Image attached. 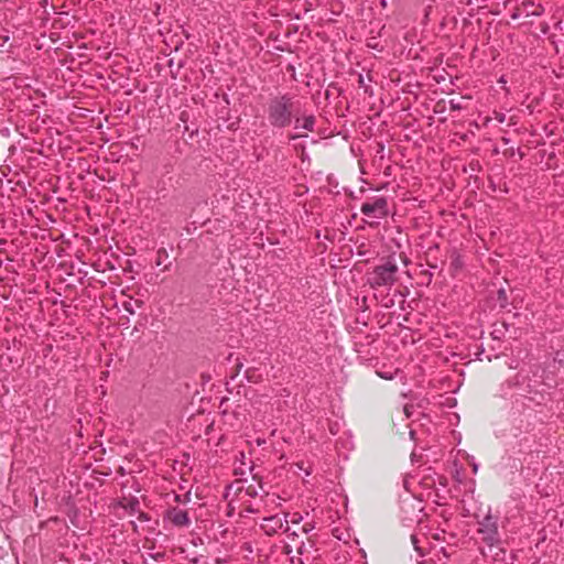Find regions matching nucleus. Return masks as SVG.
<instances>
[{
    "mask_svg": "<svg viewBox=\"0 0 564 564\" xmlns=\"http://www.w3.org/2000/svg\"><path fill=\"white\" fill-rule=\"evenodd\" d=\"M316 528V523L314 521L312 522H305L302 527V532L307 534L311 531H313Z\"/></svg>",
    "mask_w": 564,
    "mask_h": 564,
    "instance_id": "2eb2a0df",
    "label": "nucleus"
},
{
    "mask_svg": "<svg viewBox=\"0 0 564 564\" xmlns=\"http://www.w3.org/2000/svg\"><path fill=\"white\" fill-rule=\"evenodd\" d=\"M360 212L369 219L381 220L389 214L388 199L384 196H375L362 203Z\"/></svg>",
    "mask_w": 564,
    "mask_h": 564,
    "instance_id": "423d86ee",
    "label": "nucleus"
},
{
    "mask_svg": "<svg viewBox=\"0 0 564 564\" xmlns=\"http://www.w3.org/2000/svg\"><path fill=\"white\" fill-rule=\"evenodd\" d=\"M406 507H410L413 514L417 518L419 514L423 511L422 501L417 500L414 496L408 495L405 498L401 500V508L405 509Z\"/></svg>",
    "mask_w": 564,
    "mask_h": 564,
    "instance_id": "9b49d317",
    "label": "nucleus"
},
{
    "mask_svg": "<svg viewBox=\"0 0 564 564\" xmlns=\"http://www.w3.org/2000/svg\"><path fill=\"white\" fill-rule=\"evenodd\" d=\"M285 549H286V553L290 554L291 553L290 546L285 545Z\"/></svg>",
    "mask_w": 564,
    "mask_h": 564,
    "instance_id": "58836bf2",
    "label": "nucleus"
},
{
    "mask_svg": "<svg viewBox=\"0 0 564 564\" xmlns=\"http://www.w3.org/2000/svg\"><path fill=\"white\" fill-rule=\"evenodd\" d=\"M315 115L313 112L307 113L303 108V104L301 102V115L296 116L291 127H293L294 130H305L313 132L315 131Z\"/></svg>",
    "mask_w": 564,
    "mask_h": 564,
    "instance_id": "1a4fd4ad",
    "label": "nucleus"
},
{
    "mask_svg": "<svg viewBox=\"0 0 564 564\" xmlns=\"http://www.w3.org/2000/svg\"><path fill=\"white\" fill-rule=\"evenodd\" d=\"M264 112L272 129H285L301 115V99L291 93L276 94L268 99Z\"/></svg>",
    "mask_w": 564,
    "mask_h": 564,
    "instance_id": "f257e3e1",
    "label": "nucleus"
},
{
    "mask_svg": "<svg viewBox=\"0 0 564 564\" xmlns=\"http://www.w3.org/2000/svg\"><path fill=\"white\" fill-rule=\"evenodd\" d=\"M254 442L258 446H263L267 443V441L264 438H260V437H258Z\"/></svg>",
    "mask_w": 564,
    "mask_h": 564,
    "instance_id": "c85d7f7f",
    "label": "nucleus"
},
{
    "mask_svg": "<svg viewBox=\"0 0 564 564\" xmlns=\"http://www.w3.org/2000/svg\"><path fill=\"white\" fill-rule=\"evenodd\" d=\"M228 508L230 509V511L228 512V514H229V516H231V514H232V512H234V510H235L234 501H232V500H230V501L228 502Z\"/></svg>",
    "mask_w": 564,
    "mask_h": 564,
    "instance_id": "c756f323",
    "label": "nucleus"
},
{
    "mask_svg": "<svg viewBox=\"0 0 564 564\" xmlns=\"http://www.w3.org/2000/svg\"><path fill=\"white\" fill-rule=\"evenodd\" d=\"M137 517L141 522H149L151 520L150 516L141 510L137 513Z\"/></svg>",
    "mask_w": 564,
    "mask_h": 564,
    "instance_id": "6ab92c4d",
    "label": "nucleus"
},
{
    "mask_svg": "<svg viewBox=\"0 0 564 564\" xmlns=\"http://www.w3.org/2000/svg\"><path fill=\"white\" fill-rule=\"evenodd\" d=\"M410 436L413 437L414 436V432L413 431H410Z\"/></svg>",
    "mask_w": 564,
    "mask_h": 564,
    "instance_id": "79ce46f5",
    "label": "nucleus"
},
{
    "mask_svg": "<svg viewBox=\"0 0 564 564\" xmlns=\"http://www.w3.org/2000/svg\"><path fill=\"white\" fill-rule=\"evenodd\" d=\"M520 10L524 18L540 17L544 13V8L540 3H535L532 0H525L520 4Z\"/></svg>",
    "mask_w": 564,
    "mask_h": 564,
    "instance_id": "9d476101",
    "label": "nucleus"
},
{
    "mask_svg": "<svg viewBox=\"0 0 564 564\" xmlns=\"http://www.w3.org/2000/svg\"><path fill=\"white\" fill-rule=\"evenodd\" d=\"M380 4L386 8L387 7V0H380Z\"/></svg>",
    "mask_w": 564,
    "mask_h": 564,
    "instance_id": "4c0bfd02",
    "label": "nucleus"
},
{
    "mask_svg": "<svg viewBox=\"0 0 564 564\" xmlns=\"http://www.w3.org/2000/svg\"><path fill=\"white\" fill-rule=\"evenodd\" d=\"M501 141L503 144H509L511 142L510 138H508V137H502Z\"/></svg>",
    "mask_w": 564,
    "mask_h": 564,
    "instance_id": "72a5a7b5",
    "label": "nucleus"
},
{
    "mask_svg": "<svg viewBox=\"0 0 564 564\" xmlns=\"http://www.w3.org/2000/svg\"><path fill=\"white\" fill-rule=\"evenodd\" d=\"M544 392L545 384L540 380V376L533 372V377L530 378L523 369L517 373L513 380H507L501 386V395L503 398L517 394L536 403H541L544 400Z\"/></svg>",
    "mask_w": 564,
    "mask_h": 564,
    "instance_id": "f03ea898",
    "label": "nucleus"
},
{
    "mask_svg": "<svg viewBox=\"0 0 564 564\" xmlns=\"http://www.w3.org/2000/svg\"><path fill=\"white\" fill-rule=\"evenodd\" d=\"M477 533L480 535L481 542L490 550L501 544V535L499 532V517L494 516L490 511L477 522Z\"/></svg>",
    "mask_w": 564,
    "mask_h": 564,
    "instance_id": "39448f33",
    "label": "nucleus"
},
{
    "mask_svg": "<svg viewBox=\"0 0 564 564\" xmlns=\"http://www.w3.org/2000/svg\"><path fill=\"white\" fill-rule=\"evenodd\" d=\"M398 265L394 260H388L382 264L376 265L367 275V282L371 289H390L397 281Z\"/></svg>",
    "mask_w": 564,
    "mask_h": 564,
    "instance_id": "20e7f679",
    "label": "nucleus"
},
{
    "mask_svg": "<svg viewBox=\"0 0 564 564\" xmlns=\"http://www.w3.org/2000/svg\"><path fill=\"white\" fill-rule=\"evenodd\" d=\"M381 378L388 379L389 377H388V376H384V375H381Z\"/></svg>",
    "mask_w": 564,
    "mask_h": 564,
    "instance_id": "c03bdc74",
    "label": "nucleus"
},
{
    "mask_svg": "<svg viewBox=\"0 0 564 564\" xmlns=\"http://www.w3.org/2000/svg\"><path fill=\"white\" fill-rule=\"evenodd\" d=\"M163 521L176 528H188L192 523L188 511L178 507H171L165 510Z\"/></svg>",
    "mask_w": 564,
    "mask_h": 564,
    "instance_id": "6e6552de",
    "label": "nucleus"
},
{
    "mask_svg": "<svg viewBox=\"0 0 564 564\" xmlns=\"http://www.w3.org/2000/svg\"><path fill=\"white\" fill-rule=\"evenodd\" d=\"M498 300L500 301V305L505 307V303L507 302V293L503 289L498 291Z\"/></svg>",
    "mask_w": 564,
    "mask_h": 564,
    "instance_id": "a211bd4d",
    "label": "nucleus"
},
{
    "mask_svg": "<svg viewBox=\"0 0 564 564\" xmlns=\"http://www.w3.org/2000/svg\"><path fill=\"white\" fill-rule=\"evenodd\" d=\"M174 501L178 503H183V498L181 495L175 494L174 495Z\"/></svg>",
    "mask_w": 564,
    "mask_h": 564,
    "instance_id": "473e14b6",
    "label": "nucleus"
},
{
    "mask_svg": "<svg viewBox=\"0 0 564 564\" xmlns=\"http://www.w3.org/2000/svg\"><path fill=\"white\" fill-rule=\"evenodd\" d=\"M449 108H451V110H459L460 109V105L455 102L454 100H451L449 101Z\"/></svg>",
    "mask_w": 564,
    "mask_h": 564,
    "instance_id": "a878e982",
    "label": "nucleus"
},
{
    "mask_svg": "<svg viewBox=\"0 0 564 564\" xmlns=\"http://www.w3.org/2000/svg\"><path fill=\"white\" fill-rule=\"evenodd\" d=\"M494 119L499 123H503L506 121V115L503 112L494 111Z\"/></svg>",
    "mask_w": 564,
    "mask_h": 564,
    "instance_id": "412c9836",
    "label": "nucleus"
},
{
    "mask_svg": "<svg viewBox=\"0 0 564 564\" xmlns=\"http://www.w3.org/2000/svg\"><path fill=\"white\" fill-rule=\"evenodd\" d=\"M367 78H368V82H372L371 75H368Z\"/></svg>",
    "mask_w": 564,
    "mask_h": 564,
    "instance_id": "a19ab883",
    "label": "nucleus"
},
{
    "mask_svg": "<svg viewBox=\"0 0 564 564\" xmlns=\"http://www.w3.org/2000/svg\"><path fill=\"white\" fill-rule=\"evenodd\" d=\"M149 556L156 562H162L165 558L164 552L149 553Z\"/></svg>",
    "mask_w": 564,
    "mask_h": 564,
    "instance_id": "f3484780",
    "label": "nucleus"
},
{
    "mask_svg": "<svg viewBox=\"0 0 564 564\" xmlns=\"http://www.w3.org/2000/svg\"><path fill=\"white\" fill-rule=\"evenodd\" d=\"M238 491L239 500L241 501L239 516L241 517H247L249 513H261L263 509H267L270 505H275L281 500L279 496L267 492L259 501L249 502L247 500L248 498H254L258 495L257 489L249 486L246 489L238 488Z\"/></svg>",
    "mask_w": 564,
    "mask_h": 564,
    "instance_id": "7ed1b4c3",
    "label": "nucleus"
},
{
    "mask_svg": "<svg viewBox=\"0 0 564 564\" xmlns=\"http://www.w3.org/2000/svg\"><path fill=\"white\" fill-rule=\"evenodd\" d=\"M10 40V32L9 30L2 28L0 25V46H4L7 42Z\"/></svg>",
    "mask_w": 564,
    "mask_h": 564,
    "instance_id": "4468645a",
    "label": "nucleus"
},
{
    "mask_svg": "<svg viewBox=\"0 0 564 564\" xmlns=\"http://www.w3.org/2000/svg\"><path fill=\"white\" fill-rule=\"evenodd\" d=\"M498 83L502 85L503 90L508 94L509 88L507 87V78L505 75L500 76V78L498 79Z\"/></svg>",
    "mask_w": 564,
    "mask_h": 564,
    "instance_id": "4be33fe9",
    "label": "nucleus"
},
{
    "mask_svg": "<svg viewBox=\"0 0 564 564\" xmlns=\"http://www.w3.org/2000/svg\"><path fill=\"white\" fill-rule=\"evenodd\" d=\"M124 308H126V311H128L130 314H133V308H132L131 303H127V304H124Z\"/></svg>",
    "mask_w": 564,
    "mask_h": 564,
    "instance_id": "7c9ffc66",
    "label": "nucleus"
},
{
    "mask_svg": "<svg viewBox=\"0 0 564 564\" xmlns=\"http://www.w3.org/2000/svg\"><path fill=\"white\" fill-rule=\"evenodd\" d=\"M381 378L388 379L389 377H388V376H384V375H381Z\"/></svg>",
    "mask_w": 564,
    "mask_h": 564,
    "instance_id": "37998d69",
    "label": "nucleus"
},
{
    "mask_svg": "<svg viewBox=\"0 0 564 564\" xmlns=\"http://www.w3.org/2000/svg\"><path fill=\"white\" fill-rule=\"evenodd\" d=\"M491 119H492L491 117H487V118L485 119V122H484V123L487 126V124L491 121Z\"/></svg>",
    "mask_w": 564,
    "mask_h": 564,
    "instance_id": "e433bc0d",
    "label": "nucleus"
},
{
    "mask_svg": "<svg viewBox=\"0 0 564 564\" xmlns=\"http://www.w3.org/2000/svg\"><path fill=\"white\" fill-rule=\"evenodd\" d=\"M521 18H524L523 14H522V11L520 10V6H518L514 11L511 13V19L512 20H519Z\"/></svg>",
    "mask_w": 564,
    "mask_h": 564,
    "instance_id": "aec40b11",
    "label": "nucleus"
},
{
    "mask_svg": "<svg viewBox=\"0 0 564 564\" xmlns=\"http://www.w3.org/2000/svg\"><path fill=\"white\" fill-rule=\"evenodd\" d=\"M232 486H228L227 487V490H226V494H225V497L228 498L229 497V491L231 490Z\"/></svg>",
    "mask_w": 564,
    "mask_h": 564,
    "instance_id": "f704fd0d",
    "label": "nucleus"
},
{
    "mask_svg": "<svg viewBox=\"0 0 564 564\" xmlns=\"http://www.w3.org/2000/svg\"><path fill=\"white\" fill-rule=\"evenodd\" d=\"M477 470H478V464L473 463V471L477 473Z\"/></svg>",
    "mask_w": 564,
    "mask_h": 564,
    "instance_id": "c9c22d12",
    "label": "nucleus"
},
{
    "mask_svg": "<svg viewBox=\"0 0 564 564\" xmlns=\"http://www.w3.org/2000/svg\"><path fill=\"white\" fill-rule=\"evenodd\" d=\"M358 86L364 89L365 95L373 96L372 87L366 82V78L362 74L358 76Z\"/></svg>",
    "mask_w": 564,
    "mask_h": 564,
    "instance_id": "ddd939ff",
    "label": "nucleus"
},
{
    "mask_svg": "<svg viewBox=\"0 0 564 564\" xmlns=\"http://www.w3.org/2000/svg\"><path fill=\"white\" fill-rule=\"evenodd\" d=\"M411 541H412V544L414 545V549H415L419 553H421V550H420V547H419V545H417V538H416V535H411Z\"/></svg>",
    "mask_w": 564,
    "mask_h": 564,
    "instance_id": "b1692460",
    "label": "nucleus"
},
{
    "mask_svg": "<svg viewBox=\"0 0 564 564\" xmlns=\"http://www.w3.org/2000/svg\"><path fill=\"white\" fill-rule=\"evenodd\" d=\"M261 530L267 535H273L278 533L280 530L289 531V520L286 513H275L265 516L262 518L260 522Z\"/></svg>",
    "mask_w": 564,
    "mask_h": 564,
    "instance_id": "0eeeda50",
    "label": "nucleus"
},
{
    "mask_svg": "<svg viewBox=\"0 0 564 564\" xmlns=\"http://www.w3.org/2000/svg\"><path fill=\"white\" fill-rule=\"evenodd\" d=\"M122 508L131 516L137 514L140 511V501L135 497H131L122 505Z\"/></svg>",
    "mask_w": 564,
    "mask_h": 564,
    "instance_id": "f8f14e48",
    "label": "nucleus"
},
{
    "mask_svg": "<svg viewBox=\"0 0 564 564\" xmlns=\"http://www.w3.org/2000/svg\"><path fill=\"white\" fill-rule=\"evenodd\" d=\"M183 498V503L186 505L191 501L192 499V495H191V491H187L184 496H182Z\"/></svg>",
    "mask_w": 564,
    "mask_h": 564,
    "instance_id": "393cba45",
    "label": "nucleus"
},
{
    "mask_svg": "<svg viewBox=\"0 0 564 564\" xmlns=\"http://www.w3.org/2000/svg\"><path fill=\"white\" fill-rule=\"evenodd\" d=\"M509 368L511 369H517L518 368V362L516 360H511L509 364H508Z\"/></svg>",
    "mask_w": 564,
    "mask_h": 564,
    "instance_id": "2f4dec72",
    "label": "nucleus"
},
{
    "mask_svg": "<svg viewBox=\"0 0 564 564\" xmlns=\"http://www.w3.org/2000/svg\"><path fill=\"white\" fill-rule=\"evenodd\" d=\"M411 408H412L411 405H404V408H403V412L406 417L411 416Z\"/></svg>",
    "mask_w": 564,
    "mask_h": 564,
    "instance_id": "bb28decb",
    "label": "nucleus"
},
{
    "mask_svg": "<svg viewBox=\"0 0 564 564\" xmlns=\"http://www.w3.org/2000/svg\"><path fill=\"white\" fill-rule=\"evenodd\" d=\"M306 552V545L305 543H301V545L297 547V553L299 554H304Z\"/></svg>",
    "mask_w": 564,
    "mask_h": 564,
    "instance_id": "cd10ccee",
    "label": "nucleus"
},
{
    "mask_svg": "<svg viewBox=\"0 0 564 564\" xmlns=\"http://www.w3.org/2000/svg\"><path fill=\"white\" fill-rule=\"evenodd\" d=\"M275 433H276V430H275V429H274V430H272V432H271V436H275Z\"/></svg>",
    "mask_w": 564,
    "mask_h": 564,
    "instance_id": "ea45409f",
    "label": "nucleus"
},
{
    "mask_svg": "<svg viewBox=\"0 0 564 564\" xmlns=\"http://www.w3.org/2000/svg\"><path fill=\"white\" fill-rule=\"evenodd\" d=\"M166 257H167L166 250L164 248L159 249L158 250V259L155 261L156 265H161L163 258H166Z\"/></svg>",
    "mask_w": 564,
    "mask_h": 564,
    "instance_id": "dca6fc26",
    "label": "nucleus"
},
{
    "mask_svg": "<svg viewBox=\"0 0 564 564\" xmlns=\"http://www.w3.org/2000/svg\"><path fill=\"white\" fill-rule=\"evenodd\" d=\"M303 520V517L299 513H293L290 521L291 523H300Z\"/></svg>",
    "mask_w": 564,
    "mask_h": 564,
    "instance_id": "5701e85b",
    "label": "nucleus"
}]
</instances>
